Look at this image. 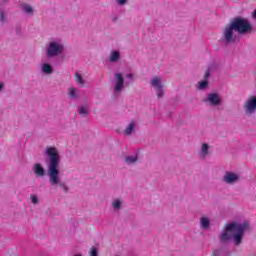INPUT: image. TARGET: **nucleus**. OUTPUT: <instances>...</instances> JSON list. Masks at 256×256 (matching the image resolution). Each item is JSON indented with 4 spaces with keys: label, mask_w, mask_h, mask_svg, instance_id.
<instances>
[{
    "label": "nucleus",
    "mask_w": 256,
    "mask_h": 256,
    "mask_svg": "<svg viewBox=\"0 0 256 256\" xmlns=\"http://www.w3.org/2000/svg\"><path fill=\"white\" fill-rule=\"evenodd\" d=\"M45 155L48 157L47 173L50 184L52 186L59 185V187L67 193V191H69V187L65 185V182L61 181V171L59 167V163H61V156L59 155V151L55 147H47Z\"/></svg>",
    "instance_id": "f257e3e1"
},
{
    "label": "nucleus",
    "mask_w": 256,
    "mask_h": 256,
    "mask_svg": "<svg viewBox=\"0 0 256 256\" xmlns=\"http://www.w3.org/2000/svg\"><path fill=\"white\" fill-rule=\"evenodd\" d=\"M245 229H247V224H239V223H228L226 224L225 231L220 235L219 239L221 243H227V241H231L234 239L235 245H241V241H243V235L245 233Z\"/></svg>",
    "instance_id": "f03ea898"
},
{
    "label": "nucleus",
    "mask_w": 256,
    "mask_h": 256,
    "mask_svg": "<svg viewBox=\"0 0 256 256\" xmlns=\"http://www.w3.org/2000/svg\"><path fill=\"white\" fill-rule=\"evenodd\" d=\"M233 31H237L241 35L249 33V31H251V23L245 18H235L224 30V39L226 40V43H231L233 41Z\"/></svg>",
    "instance_id": "7ed1b4c3"
},
{
    "label": "nucleus",
    "mask_w": 256,
    "mask_h": 256,
    "mask_svg": "<svg viewBox=\"0 0 256 256\" xmlns=\"http://www.w3.org/2000/svg\"><path fill=\"white\" fill-rule=\"evenodd\" d=\"M63 49V45H60L57 42H51L47 48V55L48 57H57V55H61V53H63Z\"/></svg>",
    "instance_id": "20e7f679"
},
{
    "label": "nucleus",
    "mask_w": 256,
    "mask_h": 256,
    "mask_svg": "<svg viewBox=\"0 0 256 256\" xmlns=\"http://www.w3.org/2000/svg\"><path fill=\"white\" fill-rule=\"evenodd\" d=\"M244 109H245L247 115H251V114L255 113V111H256V96L250 97L244 103Z\"/></svg>",
    "instance_id": "39448f33"
},
{
    "label": "nucleus",
    "mask_w": 256,
    "mask_h": 256,
    "mask_svg": "<svg viewBox=\"0 0 256 256\" xmlns=\"http://www.w3.org/2000/svg\"><path fill=\"white\" fill-rule=\"evenodd\" d=\"M151 85H152V87L156 88L158 99H161V97H163V85H161V78L154 77L151 80Z\"/></svg>",
    "instance_id": "423d86ee"
},
{
    "label": "nucleus",
    "mask_w": 256,
    "mask_h": 256,
    "mask_svg": "<svg viewBox=\"0 0 256 256\" xmlns=\"http://www.w3.org/2000/svg\"><path fill=\"white\" fill-rule=\"evenodd\" d=\"M115 77H116L115 91L116 93H119V91L123 90L124 79L121 73H117Z\"/></svg>",
    "instance_id": "0eeeda50"
},
{
    "label": "nucleus",
    "mask_w": 256,
    "mask_h": 256,
    "mask_svg": "<svg viewBox=\"0 0 256 256\" xmlns=\"http://www.w3.org/2000/svg\"><path fill=\"white\" fill-rule=\"evenodd\" d=\"M33 171L36 177H45V168L40 163L34 164Z\"/></svg>",
    "instance_id": "6e6552de"
},
{
    "label": "nucleus",
    "mask_w": 256,
    "mask_h": 256,
    "mask_svg": "<svg viewBox=\"0 0 256 256\" xmlns=\"http://www.w3.org/2000/svg\"><path fill=\"white\" fill-rule=\"evenodd\" d=\"M224 181L229 184L236 183V181H239V176L237 174L227 172L224 175Z\"/></svg>",
    "instance_id": "1a4fd4ad"
},
{
    "label": "nucleus",
    "mask_w": 256,
    "mask_h": 256,
    "mask_svg": "<svg viewBox=\"0 0 256 256\" xmlns=\"http://www.w3.org/2000/svg\"><path fill=\"white\" fill-rule=\"evenodd\" d=\"M207 101L211 103V105H214L215 107H217V105L221 103V100L219 99V95L215 93L209 94L207 97Z\"/></svg>",
    "instance_id": "9d476101"
},
{
    "label": "nucleus",
    "mask_w": 256,
    "mask_h": 256,
    "mask_svg": "<svg viewBox=\"0 0 256 256\" xmlns=\"http://www.w3.org/2000/svg\"><path fill=\"white\" fill-rule=\"evenodd\" d=\"M208 154H209V145L204 143L202 144L201 153H200L201 159H205V157H207Z\"/></svg>",
    "instance_id": "9b49d317"
},
{
    "label": "nucleus",
    "mask_w": 256,
    "mask_h": 256,
    "mask_svg": "<svg viewBox=\"0 0 256 256\" xmlns=\"http://www.w3.org/2000/svg\"><path fill=\"white\" fill-rule=\"evenodd\" d=\"M42 71L43 73H46V75H51V73H53V67L49 64H43Z\"/></svg>",
    "instance_id": "f8f14e48"
},
{
    "label": "nucleus",
    "mask_w": 256,
    "mask_h": 256,
    "mask_svg": "<svg viewBox=\"0 0 256 256\" xmlns=\"http://www.w3.org/2000/svg\"><path fill=\"white\" fill-rule=\"evenodd\" d=\"M201 223V228L202 229H209V218L207 217H202L200 220Z\"/></svg>",
    "instance_id": "ddd939ff"
},
{
    "label": "nucleus",
    "mask_w": 256,
    "mask_h": 256,
    "mask_svg": "<svg viewBox=\"0 0 256 256\" xmlns=\"http://www.w3.org/2000/svg\"><path fill=\"white\" fill-rule=\"evenodd\" d=\"M74 77H75V81H76L81 87H83V85H85V80H83V77L81 76V74L76 73Z\"/></svg>",
    "instance_id": "4468645a"
},
{
    "label": "nucleus",
    "mask_w": 256,
    "mask_h": 256,
    "mask_svg": "<svg viewBox=\"0 0 256 256\" xmlns=\"http://www.w3.org/2000/svg\"><path fill=\"white\" fill-rule=\"evenodd\" d=\"M135 129V125L133 123H130L128 127L124 130L125 135H131Z\"/></svg>",
    "instance_id": "2eb2a0df"
},
{
    "label": "nucleus",
    "mask_w": 256,
    "mask_h": 256,
    "mask_svg": "<svg viewBox=\"0 0 256 256\" xmlns=\"http://www.w3.org/2000/svg\"><path fill=\"white\" fill-rule=\"evenodd\" d=\"M119 57H120L119 52L114 51V52L110 55V61H111L112 63H115L116 61H119Z\"/></svg>",
    "instance_id": "dca6fc26"
},
{
    "label": "nucleus",
    "mask_w": 256,
    "mask_h": 256,
    "mask_svg": "<svg viewBox=\"0 0 256 256\" xmlns=\"http://www.w3.org/2000/svg\"><path fill=\"white\" fill-rule=\"evenodd\" d=\"M137 159H138L137 156H127L125 158V161L126 163H128V165H131L133 163H136Z\"/></svg>",
    "instance_id": "f3484780"
},
{
    "label": "nucleus",
    "mask_w": 256,
    "mask_h": 256,
    "mask_svg": "<svg viewBox=\"0 0 256 256\" xmlns=\"http://www.w3.org/2000/svg\"><path fill=\"white\" fill-rule=\"evenodd\" d=\"M24 11H26L27 13H33V8L31 6H29L28 4H25L23 6Z\"/></svg>",
    "instance_id": "a211bd4d"
},
{
    "label": "nucleus",
    "mask_w": 256,
    "mask_h": 256,
    "mask_svg": "<svg viewBox=\"0 0 256 256\" xmlns=\"http://www.w3.org/2000/svg\"><path fill=\"white\" fill-rule=\"evenodd\" d=\"M69 97H77V90L75 88L70 89Z\"/></svg>",
    "instance_id": "6ab92c4d"
},
{
    "label": "nucleus",
    "mask_w": 256,
    "mask_h": 256,
    "mask_svg": "<svg viewBox=\"0 0 256 256\" xmlns=\"http://www.w3.org/2000/svg\"><path fill=\"white\" fill-rule=\"evenodd\" d=\"M30 199L34 205H37V203H39V198H37V196L35 195H31Z\"/></svg>",
    "instance_id": "aec40b11"
},
{
    "label": "nucleus",
    "mask_w": 256,
    "mask_h": 256,
    "mask_svg": "<svg viewBox=\"0 0 256 256\" xmlns=\"http://www.w3.org/2000/svg\"><path fill=\"white\" fill-rule=\"evenodd\" d=\"M207 85H209V83L207 82V80H204V81L200 82L199 89H205V87H207Z\"/></svg>",
    "instance_id": "412c9836"
},
{
    "label": "nucleus",
    "mask_w": 256,
    "mask_h": 256,
    "mask_svg": "<svg viewBox=\"0 0 256 256\" xmlns=\"http://www.w3.org/2000/svg\"><path fill=\"white\" fill-rule=\"evenodd\" d=\"M90 256H97V248L96 247H92L90 252H89Z\"/></svg>",
    "instance_id": "4be33fe9"
},
{
    "label": "nucleus",
    "mask_w": 256,
    "mask_h": 256,
    "mask_svg": "<svg viewBox=\"0 0 256 256\" xmlns=\"http://www.w3.org/2000/svg\"><path fill=\"white\" fill-rule=\"evenodd\" d=\"M0 21L4 23V21H7L5 18V12L3 10H0Z\"/></svg>",
    "instance_id": "5701e85b"
},
{
    "label": "nucleus",
    "mask_w": 256,
    "mask_h": 256,
    "mask_svg": "<svg viewBox=\"0 0 256 256\" xmlns=\"http://www.w3.org/2000/svg\"><path fill=\"white\" fill-rule=\"evenodd\" d=\"M114 209H119L121 207V202L119 200H116L113 202Z\"/></svg>",
    "instance_id": "b1692460"
},
{
    "label": "nucleus",
    "mask_w": 256,
    "mask_h": 256,
    "mask_svg": "<svg viewBox=\"0 0 256 256\" xmlns=\"http://www.w3.org/2000/svg\"><path fill=\"white\" fill-rule=\"evenodd\" d=\"M79 114H80V115H87V108L81 107V108L79 109Z\"/></svg>",
    "instance_id": "393cba45"
},
{
    "label": "nucleus",
    "mask_w": 256,
    "mask_h": 256,
    "mask_svg": "<svg viewBox=\"0 0 256 256\" xmlns=\"http://www.w3.org/2000/svg\"><path fill=\"white\" fill-rule=\"evenodd\" d=\"M118 5H126L127 4V0H116Z\"/></svg>",
    "instance_id": "a878e982"
},
{
    "label": "nucleus",
    "mask_w": 256,
    "mask_h": 256,
    "mask_svg": "<svg viewBox=\"0 0 256 256\" xmlns=\"http://www.w3.org/2000/svg\"><path fill=\"white\" fill-rule=\"evenodd\" d=\"M209 70L205 72V79H207L209 77Z\"/></svg>",
    "instance_id": "bb28decb"
},
{
    "label": "nucleus",
    "mask_w": 256,
    "mask_h": 256,
    "mask_svg": "<svg viewBox=\"0 0 256 256\" xmlns=\"http://www.w3.org/2000/svg\"><path fill=\"white\" fill-rule=\"evenodd\" d=\"M128 79H133V74H127L126 76Z\"/></svg>",
    "instance_id": "cd10ccee"
},
{
    "label": "nucleus",
    "mask_w": 256,
    "mask_h": 256,
    "mask_svg": "<svg viewBox=\"0 0 256 256\" xmlns=\"http://www.w3.org/2000/svg\"><path fill=\"white\" fill-rule=\"evenodd\" d=\"M3 89V83L0 82V91Z\"/></svg>",
    "instance_id": "c85d7f7f"
}]
</instances>
